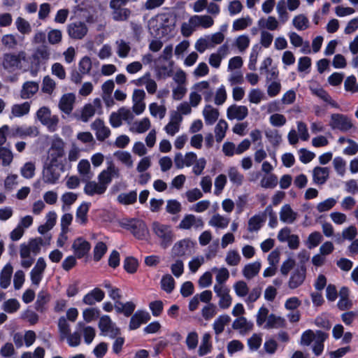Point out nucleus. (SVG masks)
Masks as SVG:
<instances>
[{
  "instance_id": "1",
  "label": "nucleus",
  "mask_w": 358,
  "mask_h": 358,
  "mask_svg": "<svg viewBox=\"0 0 358 358\" xmlns=\"http://www.w3.org/2000/svg\"><path fill=\"white\" fill-rule=\"evenodd\" d=\"M152 231L159 238L160 246L162 248L166 249L172 244L175 236L170 225L155 221L152 224Z\"/></svg>"
},
{
  "instance_id": "2",
  "label": "nucleus",
  "mask_w": 358,
  "mask_h": 358,
  "mask_svg": "<svg viewBox=\"0 0 358 358\" xmlns=\"http://www.w3.org/2000/svg\"><path fill=\"white\" fill-rule=\"evenodd\" d=\"M26 53L20 51L18 53H5L2 57L1 66L8 72H13L22 67V60H24Z\"/></svg>"
},
{
  "instance_id": "3",
  "label": "nucleus",
  "mask_w": 358,
  "mask_h": 358,
  "mask_svg": "<svg viewBox=\"0 0 358 358\" xmlns=\"http://www.w3.org/2000/svg\"><path fill=\"white\" fill-rule=\"evenodd\" d=\"M196 243L190 238H184L176 242L171 249V256L173 257L186 258L191 256L194 252Z\"/></svg>"
},
{
  "instance_id": "4",
  "label": "nucleus",
  "mask_w": 358,
  "mask_h": 358,
  "mask_svg": "<svg viewBox=\"0 0 358 358\" xmlns=\"http://www.w3.org/2000/svg\"><path fill=\"white\" fill-rule=\"evenodd\" d=\"M65 143L60 138L53 140L49 150V155L47 162L59 164L61 167H64L62 158L65 155Z\"/></svg>"
},
{
  "instance_id": "5",
  "label": "nucleus",
  "mask_w": 358,
  "mask_h": 358,
  "mask_svg": "<svg viewBox=\"0 0 358 358\" xmlns=\"http://www.w3.org/2000/svg\"><path fill=\"white\" fill-rule=\"evenodd\" d=\"M64 171V167L59 164L45 162L42 171V180L47 184H55L60 178V174Z\"/></svg>"
},
{
  "instance_id": "6",
  "label": "nucleus",
  "mask_w": 358,
  "mask_h": 358,
  "mask_svg": "<svg viewBox=\"0 0 358 358\" xmlns=\"http://www.w3.org/2000/svg\"><path fill=\"white\" fill-rule=\"evenodd\" d=\"M329 126L332 129H338L343 132L348 131L353 127L351 119L341 113H334L331 115Z\"/></svg>"
},
{
  "instance_id": "7",
  "label": "nucleus",
  "mask_w": 358,
  "mask_h": 358,
  "mask_svg": "<svg viewBox=\"0 0 358 358\" xmlns=\"http://www.w3.org/2000/svg\"><path fill=\"white\" fill-rule=\"evenodd\" d=\"M66 32L69 38L74 40H81L87 35L88 28L85 22L76 21L67 24Z\"/></svg>"
},
{
  "instance_id": "8",
  "label": "nucleus",
  "mask_w": 358,
  "mask_h": 358,
  "mask_svg": "<svg viewBox=\"0 0 358 358\" xmlns=\"http://www.w3.org/2000/svg\"><path fill=\"white\" fill-rule=\"evenodd\" d=\"M98 326L101 335L108 336L112 338H115L120 333L119 329L115 327L108 315L101 317Z\"/></svg>"
},
{
  "instance_id": "9",
  "label": "nucleus",
  "mask_w": 358,
  "mask_h": 358,
  "mask_svg": "<svg viewBox=\"0 0 358 358\" xmlns=\"http://www.w3.org/2000/svg\"><path fill=\"white\" fill-rule=\"evenodd\" d=\"M203 226L204 222L201 217H196L193 214H187L180 222L178 228L188 230L194 227V229L197 230L202 229Z\"/></svg>"
},
{
  "instance_id": "10",
  "label": "nucleus",
  "mask_w": 358,
  "mask_h": 358,
  "mask_svg": "<svg viewBox=\"0 0 358 358\" xmlns=\"http://www.w3.org/2000/svg\"><path fill=\"white\" fill-rule=\"evenodd\" d=\"M214 292L220 298L219 306L222 309L228 308L232 302V298L229 294V289L224 285H215Z\"/></svg>"
},
{
  "instance_id": "11",
  "label": "nucleus",
  "mask_w": 358,
  "mask_h": 358,
  "mask_svg": "<svg viewBox=\"0 0 358 358\" xmlns=\"http://www.w3.org/2000/svg\"><path fill=\"white\" fill-rule=\"evenodd\" d=\"M306 268L304 265H300L295 271L292 273L289 282L288 286L290 289H294L299 287L303 284L306 279Z\"/></svg>"
},
{
  "instance_id": "12",
  "label": "nucleus",
  "mask_w": 358,
  "mask_h": 358,
  "mask_svg": "<svg viewBox=\"0 0 358 358\" xmlns=\"http://www.w3.org/2000/svg\"><path fill=\"white\" fill-rule=\"evenodd\" d=\"M91 128L95 131L96 139L104 141L110 135V129L106 127L103 120L97 118L91 124Z\"/></svg>"
},
{
  "instance_id": "13",
  "label": "nucleus",
  "mask_w": 358,
  "mask_h": 358,
  "mask_svg": "<svg viewBox=\"0 0 358 358\" xmlns=\"http://www.w3.org/2000/svg\"><path fill=\"white\" fill-rule=\"evenodd\" d=\"M160 20V27L163 29L162 33L167 34L174 29L176 22V16L173 13H162L159 15Z\"/></svg>"
},
{
  "instance_id": "14",
  "label": "nucleus",
  "mask_w": 358,
  "mask_h": 358,
  "mask_svg": "<svg viewBox=\"0 0 358 358\" xmlns=\"http://www.w3.org/2000/svg\"><path fill=\"white\" fill-rule=\"evenodd\" d=\"M90 248V243L82 237L77 238L72 244V249L78 259H81L88 254Z\"/></svg>"
},
{
  "instance_id": "15",
  "label": "nucleus",
  "mask_w": 358,
  "mask_h": 358,
  "mask_svg": "<svg viewBox=\"0 0 358 358\" xmlns=\"http://www.w3.org/2000/svg\"><path fill=\"white\" fill-rule=\"evenodd\" d=\"M248 115V109L245 106L233 104L227 108V116L229 120H243Z\"/></svg>"
},
{
  "instance_id": "16",
  "label": "nucleus",
  "mask_w": 358,
  "mask_h": 358,
  "mask_svg": "<svg viewBox=\"0 0 358 358\" xmlns=\"http://www.w3.org/2000/svg\"><path fill=\"white\" fill-rule=\"evenodd\" d=\"M150 320V314L144 310H137L131 317L129 329L135 330L141 327L142 324L148 322Z\"/></svg>"
},
{
  "instance_id": "17",
  "label": "nucleus",
  "mask_w": 358,
  "mask_h": 358,
  "mask_svg": "<svg viewBox=\"0 0 358 358\" xmlns=\"http://www.w3.org/2000/svg\"><path fill=\"white\" fill-rule=\"evenodd\" d=\"M39 90V83L35 81H26L23 83L20 92V97L22 99L32 98Z\"/></svg>"
},
{
  "instance_id": "18",
  "label": "nucleus",
  "mask_w": 358,
  "mask_h": 358,
  "mask_svg": "<svg viewBox=\"0 0 358 358\" xmlns=\"http://www.w3.org/2000/svg\"><path fill=\"white\" fill-rule=\"evenodd\" d=\"M104 297V292L100 288L96 287L84 296L83 302L86 305L92 306L96 302H101Z\"/></svg>"
},
{
  "instance_id": "19",
  "label": "nucleus",
  "mask_w": 358,
  "mask_h": 358,
  "mask_svg": "<svg viewBox=\"0 0 358 358\" xmlns=\"http://www.w3.org/2000/svg\"><path fill=\"white\" fill-rule=\"evenodd\" d=\"M129 231L136 238L140 240L144 239L148 233L145 222L138 219L134 222Z\"/></svg>"
},
{
  "instance_id": "20",
  "label": "nucleus",
  "mask_w": 358,
  "mask_h": 358,
  "mask_svg": "<svg viewBox=\"0 0 358 358\" xmlns=\"http://www.w3.org/2000/svg\"><path fill=\"white\" fill-rule=\"evenodd\" d=\"M84 182L86 183L84 187V192L88 196H92L95 194L101 195L106 191V187H103V185L99 182L91 180Z\"/></svg>"
},
{
  "instance_id": "21",
  "label": "nucleus",
  "mask_w": 358,
  "mask_h": 358,
  "mask_svg": "<svg viewBox=\"0 0 358 358\" xmlns=\"http://www.w3.org/2000/svg\"><path fill=\"white\" fill-rule=\"evenodd\" d=\"M329 176L328 167L316 166L313 170V180L317 185H324Z\"/></svg>"
},
{
  "instance_id": "22",
  "label": "nucleus",
  "mask_w": 358,
  "mask_h": 358,
  "mask_svg": "<svg viewBox=\"0 0 358 358\" xmlns=\"http://www.w3.org/2000/svg\"><path fill=\"white\" fill-rule=\"evenodd\" d=\"M298 214L294 212L290 205L285 204L282 206L280 211V219L282 222L292 224L297 219Z\"/></svg>"
},
{
  "instance_id": "23",
  "label": "nucleus",
  "mask_w": 358,
  "mask_h": 358,
  "mask_svg": "<svg viewBox=\"0 0 358 358\" xmlns=\"http://www.w3.org/2000/svg\"><path fill=\"white\" fill-rule=\"evenodd\" d=\"M75 96L73 94L63 95L59 101V107L66 114H70L73 108Z\"/></svg>"
},
{
  "instance_id": "24",
  "label": "nucleus",
  "mask_w": 358,
  "mask_h": 358,
  "mask_svg": "<svg viewBox=\"0 0 358 358\" xmlns=\"http://www.w3.org/2000/svg\"><path fill=\"white\" fill-rule=\"evenodd\" d=\"M189 22L194 27L201 26L206 29L213 25L214 20L209 15H194L190 18Z\"/></svg>"
},
{
  "instance_id": "25",
  "label": "nucleus",
  "mask_w": 358,
  "mask_h": 358,
  "mask_svg": "<svg viewBox=\"0 0 358 358\" xmlns=\"http://www.w3.org/2000/svg\"><path fill=\"white\" fill-rule=\"evenodd\" d=\"M112 9V17L115 21L123 22L127 20L131 14V10L124 7H110Z\"/></svg>"
},
{
  "instance_id": "26",
  "label": "nucleus",
  "mask_w": 358,
  "mask_h": 358,
  "mask_svg": "<svg viewBox=\"0 0 358 358\" xmlns=\"http://www.w3.org/2000/svg\"><path fill=\"white\" fill-rule=\"evenodd\" d=\"M76 329L83 333L84 340L87 344L89 345L92 342L96 335L94 328L85 326L84 323L80 322L77 324Z\"/></svg>"
},
{
  "instance_id": "27",
  "label": "nucleus",
  "mask_w": 358,
  "mask_h": 358,
  "mask_svg": "<svg viewBox=\"0 0 358 358\" xmlns=\"http://www.w3.org/2000/svg\"><path fill=\"white\" fill-rule=\"evenodd\" d=\"M78 171L82 176V181L90 180L93 173L90 171V164L87 159H81L78 164Z\"/></svg>"
},
{
  "instance_id": "28",
  "label": "nucleus",
  "mask_w": 358,
  "mask_h": 358,
  "mask_svg": "<svg viewBox=\"0 0 358 358\" xmlns=\"http://www.w3.org/2000/svg\"><path fill=\"white\" fill-rule=\"evenodd\" d=\"M265 222L264 215H255L248 220V230L250 232L258 231Z\"/></svg>"
},
{
  "instance_id": "29",
  "label": "nucleus",
  "mask_w": 358,
  "mask_h": 358,
  "mask_svg": "<svg viewBox=\"0 0 358 358\" xmlns=\"http://www.w3.org/2000/svg\"><path fill=\"white\" fill-rule=\"evenodd\" d=\"M261 269V263L255 262L246 264L243 269V275L248 280L253 278L257 275Z\"/></svg>"
},
{
  "instance_id": "30",
  "label": "nucleus",
  "mask_w": 358,
  "mask_h": 358,
  "mask_svg": "<svg viewBox=\"0 0 358 358\" xmlns=\"http://www.w3.org/2000/svg\"><path fill=\"white\" fill-rule=\"evenodd\" d=\"M13 273V266L6 264L0 273V286L3 289H6L10 284L11 275Z\"/></svg>"
},
{
  "instance_id": "31",
  "label": "nucleus",
  "mask_w": 358,
  "mask_h": 358,
  "mask_svg": "<svg viewBox=\"0 0 358 358\" xmlns=\"http://www.w3.org/2000/svg\"><path fill=\"white\" fill-rule=\"evenodd\" d=\"M205 122L207 124H213L218 119L219 112L210 105H207L203 110Z\"/></svg>"
},
{
  "instance_id": "32",
  "label": "nucleus",
  "mask_w": 358,
  "mask_h": 358,
  "mask_svg": "<svg viewBox=\"0 0 358 358\" xmlns=\"http://www.w3.org/2000/svg\"><path fill=\"white\" fill-rule=\"evenodd\" d=\"M286 326V320L280 316H276L274 314H271L268 317L267 322L265 325L266 329H278L285 327Z\"/></svg>"
},
{
  "instance_id": "33",
  "label": "nucleus",
  "mask_w": 358,
  "mask_h": 358,
  "mask_svg": "<svg viewBox=\"0 0 358 358\" xmlns=\"http://www.w3.org/2000/svg\"><path fill=\"white\" fill-rule=\"evenodd\" d=\"M90 203L83 202L76 210V220L80 224H85L87 222V213L90 207Z\"/></svg>"
},
{
  "instance_id": "34",
  "label": "nucleus",
  "mask_w": 358,
  "mask_h": 358,
  "mask_svg": "<svg viewBox=\"0 0 358 358\" xmlns=\"http://www.w3.org/2000/svg\"><path fill=\"white\" fill-rule=\"evenodd\" d=\"M15 134L20 137H35L38 134V128L35 126L29 127H17L15 129Z\"/></svg>"
},
{
  "instance_id": "35",
  "label": "nucleus",
  "mask_w": 358,
  "mask_h": 358,
  "mask_svg": "<svg viewBox=\"0 0 358 358\" xmlns=\"http://www.w3.org/2000/svg\"><path fill=\"white\" fill-rule=\"evenodd\" d=\"M231 320V318L227 315L219 316L213 323V329L216 335H219L223 332L225 325H227Z\"/></svg>"
},
{
  "instance_id": "36",
  "label": "nucleus",
  "mask_w": 358,
  "mask_h": 358,
  "mask_svg": "<svg viewBox=\"0 0 358 358\" xmlns=\"http://www.w3.org/2000/svg\"><path fill=\"white\" fill-rule=\"evenodd\" d=\"M30 103L27 101L21 104H14L11 108V114L13 117H22L29 113Z\"/></svg>"
},
{
  "instance_id": "37",
  "label": "nucleus",
  "mask_w": 358,
  "mask_h": 358,
  "mask_svg": "<svg viewBox=\"0 0 358 358\" xmlns=\"http://www.w3.org/2000/svg\"><path fill=\"white\" fill-rule=\"evenodd\" d=\"M210 335L208 333L204 334L203 336L201 343L198 351L199 356H204L211 351L212 344L210 343Z\"/></svg>"
},
{
  "instance_id": "38",
  "label": "nucleus",
  "mask_w": 358,
  "mask_h": 358,
  "mask_svg": "<svg viewBox=\"0 0 358 358\" xmlns=\"http://www.w3.org/2000/svg\"><path fill=\"white\" fill-rule=\"evenodd\" d=\"M232 327L234 329L247 331L252 329L253 323L248 322L244 317H239L234 321Z\"/></svg>"
},
{
  "instance_id": "39",
  "label": "nucleus",
  "mask_w": 358,
  "mask_h": 358,
  "mask_svg": "<svg viewBox=\"0 0 358 358\" xmlns=\"http://www.w3.org/2000/svg\"><path fill=\"white\" fill-rule=\"evenodd\" d=\"M229 219L219 214L214 215L209 221V225L217 228L225 229L229 223Z\"/></svg>"
},
{
  "instance_id": "40",
  "label": "nucleus",
  "mask_w": 358,
  "mask_h": 358,
  "mask_svg": "<svg viewBox=\"0 0 358 358\" xmlns=\"http://www.w3.org/2000/svg\"><path fill=\"white\" fill-rule=\"evenodd\" d=\"M50 55L48 47L46 45H42L36 49L33 57L38 62H41L47 61L50 58Z\"/></svg>"
},
{
  "instance_id": "41",
  "label": "nucleus",
  "mask_w": 358,
  "mask_h": 358,
  "mask_svg": "<svg viewBox=\"0 0 358 358\" xmlns=\"http://www.w3.org/2000/svg\"><path fill=\"white\" fill-rule=\"evenodd\" d=\"M292 24L294 27L299 31L305 30L309 27V20L303 14L295 16L293 19Z\"/></svg>"
},
{
  "instance_id": "42",
  "label": "nucleus",
  "mask_w": 358,
  "mask_h": 358,
  "mask_svg": "<svg viewBox=\"0 0 358 358\" xmlns=\"http://www.w3.org/2000/svg\"><path fill=\"white\" fill-rule=\"evenodd\" d=\"M136 200L137 193L136 191H131L129 193H122L117 196L118 202L124 205L133 204Z\"/></svg>"
},
{
  "instance_id": "43",
  "label": "nucleus",
  "mask_w": 358,
  "mask_h": 358,
  "mask_svg": "<svg viewBox=\"0 0 358 358\" xmlns=\"http://www.w3.org/2000/svg\"><path fill=\"white\" fill-rule=\"evenodd\" d=\"M15 26L17 31L22 34H29L31 32V26L29 22L22 17H18L15 20Z\"/></svg>"
},
{
  "instance_id": "44",
  "label": "nucleus",
  "mask_w": 358,
  "mask_h": 358,
  "mask_svg": "<svg viewBox=\"0 0 358 358\" xmlns=\"http://www.w3.org/2000/svg\"><path fill=\"white\" fill-rule=\"evenodd\" d=\"M161 287L166 293H171L175 287V280L170 274L162 276L161 280Z\"/></svg>"
},
{
  "instance_id": "45",
  "label": "nucleus",
  "mask_w": 358,
  "mask_h": 358,
  "mask_svg": "<svg viewBox=\"0 0 358 358\" xmlns=\"http://www.w3.org/2000/svg\"><path fill=\"white\" fill-rule=\"evenodd\" d=\"M322 241V236L319 231H314L309 234L306 242V245L308 249L317 247Z\"/></svg>"
},
{
  "instance_id": "46",
  "label": "nucleus",
  "mask_w": 358,
  "mask_h": 358,
  "mask_svg": "<svg viewBox=\"0 0 358 358\" xmlns=\"http://www.w3.org/2000/svg\"><path fill=\"white\" fill-rule=\"evenodd\" d=\"M228 175L231 182L236 184L237 186L242 185L244 180V176L238 171L237 168H229Z\"/></svg>"
},
{
  "instance_id": "47",
  "label": "nucleus",
  "mask_w": 358,
  "mask_h": 358,
  "mask_svg": "<svg viewBox=\"0 0 358 358\" xmlns=\"http://www.w3.org/2000/svg\"><path fill=\"white\" fill-rule=\"evenodd\" d=\"M117 54L121 58H124L128 56L131 47L129 43L125 41L120 39L116 41Z\"/></svg>"
},
{
  "instance_id": "48",
  "label": "nucleus",
  "mask_w": 358,
  "mask_h": 358,
  "mask_svg": "<svg viewBox=\"0 0 358 358\" xmlns=\"http://www.w3.org/2000/svg\"><path fill=\"white\" fill-rule=\"evenodd\" d=\"M123 266L127 273L133 274L136 272L138 267V260L133 257H127L124 260Z\"/></svg>"
},
{
  "instance_id": "49",
  "label": "nucleus",
  "mask_w": 358,
  "mask_h": 358,
  "mask_svg": "<svg viewBox=\"0 0 358 358\" xmlns=\"http://www.w3.org/2000/svg\"><path fill=\"white\" fill-rule=\"evenodd\" d=\"M150 127V121L149 118L145 117L139 122L134 123L133 127L131 130L135 131L138 134H142L148 131Z\"/></svg>"
},
{
  "instance_id": "50",
  "label": "nucleus",
  "mask_w": 358,
  "mask_h": 358,
  "mask_svg": "<svg viewBox=\"0 0 358 358\" xmlns=\"http://www.w3.org/2000/svg\"><path fill=\"white\" fill-rule=\"evenodd\" d=\"M58 329L62 340L66 338L71 332L70 325L64 317H61L58 321Z\"/></svg>"
},
{
  "instance_id": "51",
  "label": "nucleus",
  "mask_w": 358,
  "mask_h": 358,
  "mask_svg": "<svg viewBox=\"0 0 358 358\" xmlns=\"http://www.w3.org/2000/svg\"><path fill=\"white\" fill-rule=\"evenodd\" d=\"M95 108L91 106V103L85 104L80 116V120L83 122H87L96 113Z\"/></svg>"
},
{
  "instance_id": "52",
  "label": "nucleus",
  "mask_w": 358,
  "mask_h": 358,
  "mask_svg": "<svg viewBox=\"0 0 358 358\" xmlns=\"http://www.w3.org/2000/svg\"><path fill=\"white\" fill-rule=\"evenodd\" d=\"M260 184L264 188L273 189L278 184V177L274 174L266 175L262 178Z\"/></svg>"
},
{
  "instance_id": "53",
  "label": "nucleus",
  "mask_w": 358,
  "mask_h": 358,
  "mask_svg": "<svg viewBox=\"0 0 358 358\" xmlns=\"http://www.w3.org/2000/svg\"><path fill=\"white\" fill-rule=\"evenodd\" d=\"M227 127L228 125L225 120H221L218 122L215 128V138L217 142H221L224 138Z\"/></svg>"
},
{
  "instance_id": "54",
  "label": "nucleus",
  "mask_w": 358,
  "mask_h": 358,
  "mask_svg": "<svg viewBox=\"0 0 358 358\" xmlns=\"http://www.w3.org/2000/svg\"><path fill=\"white\" fill-rule=\"evenodd\" d=\"M100 315V310L97 308H88L83 310V317L86 322H90Z\"/></svg>"
},
{
  "instance_id": "55",
  "label": "nucleus",
  "mask_w": 358,
  "mask_h": 358,
  "mask_svg": "<svg viewBox=\"0 0 358 358\" xmlns=\"http://www.w3.org/2000/svg\"><path fill=\"white\" fill-rule=\"evenodd\" d=\"M107 246L102 241L98 242L94 248V260L99 262L107 252Z\"/></svg>"
},
{
  "instance_id": "56",
  "label": "nucleus",
  "mask_w": 358,
  "mask_h": 358,
  "mask_svg": "<svg viewBox=\"0 0 358 358\" xmlns=\"http://www.w3.org/2000/svg\"><path fill=\"white\" fill-rule=\"evenodd\" d=\"M150 114L157 117V115L160 119H162L166 115V108L164 106H159L157 103H152L149 106Z\"/></svg>"
},
{
  "instance_id": "57",
  "label": "nucleus",
  "mask_w": 358,
  "mask_h": 358,
  "mask_svg": "<svg viewBox=\"0 0 358 358\" xmlns=\"http://www.w3.org/2000/svg\"><path fill=\"white\" fill-rule=\"evenodd\" d=\"M114 155L118 160H120L127 166L131 167L133 166L131 156L128 152L118 150L115 152Z\"/></svg>"
},
{
  "instance_id": "58",
  "label": "nucleus",
  "mask_w": 358,
  "mask_h": 358,
  "mask_svg": "<svg viewBox=\"0 0 358 358\" xmlns=\"http://www.w3.org/2000/svg\"><path fill=\"white\" fill-rule=\"evenodd\" d=\"M47 37L50 44L56 45L62 41V32L59 29H53L48 33Z\"/></svg>"
},
{
  "instance_id": "59",
  "label": "nucleus",
  "mask_w": 358,
  "mask_h": 358,
  "mask_svg": "<svg viewBox=\"0 0 358 358\" xmlns=\"http://www.w3.org/2000/svg\"><path fill=\"white\" fill-rule=\"evenodd\" d=\"M234 289L237 296L244 297L248 294L249 288L247 283L243 280H239L234 285Z\"/></svg>"
},
{
  "instance_id": "60",
  "label": "nucleus",
  "mask_w": 358,
  "mask_h": 358,
  "mask_svg": "<svg viewBox=\"0 0 358 358\" xmlns=\"http://www.w3.org/2000/svg\"><path fill=\"white\" fill-rule=\"evenodd\" d=\"M35 169L36 167L34 163L29 162L24 164L21 168L20 172L24 178L29 179L34 177Z\"/></svg>"
},
{
  "instance_id": "61",
  "label": "nucleus",
  "mask_w": 358,
  "mask_h": 358,
  "mask_svg": "<svg viewBox=\"0 0 358 358\" xmlns=\"http://www.w3.org/2000/svg\"><path fill=\"white\" fill-rule=\"evenodd\" d=\"M20 307V303L15 299H10L6 301L3 304V309L8 313L16 312Z\"/></svg>"
},
{
  "instance_id": "62",
  "label": "nucleus",
  "mask_w": 358,
  "mask_h": 358,
  "mask_svg": "<svg viewBox=\"0 0 358 358\" xmlns=\"http://www.w3.org/2000/svg\"><path fill=\"white\" fill-rule=\"evenodd\" d=\"M12 152L6 148H0V161L3 166H8L13 161Z\"/></svg>"
},
{
  "instance_id": "63",
  "label": "nucleus",
  "mask_w": 358,
  "mask_h": 358,
  "mask_svg": "<svg viewBox=\"0 0 358 358\" xmlns=\"http://www.w3.org/2000/svg\"><path fill=\"white\" fill-rule=\"evenodd\" d=\"M265 135L269 142L273 145H278L282 141L281 135L277 130L268 129L265 131Z\"/></svg>"
},
{
  "instance_id": "64",
  "label": "nucleus",
  "mask_w": 358,
  "mask_h": 358,
  "mask_svg": "<svg viewBox=\"0 0 358 358\" xmlns=\"http://www.w3.org/2000/svg\"><path fill=\"white\" fill-rule=\"evenodd\" d=\"M241 257L236 250H230L227 252L225 261L229 266H237Z\"/></svg>"
}]
</instances>
